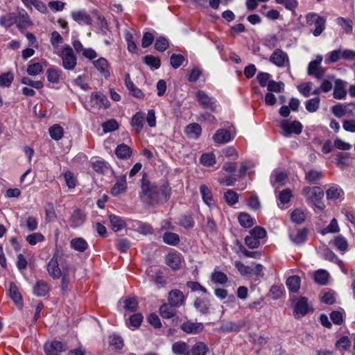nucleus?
Wrapping results in <instances>:
<instances>
[{
	"label": "nucleus",
	"instance_id": "nucleus-1",
	"mask_svg": "<svg viewBox=\"0 0 355 355\" xmlns=\"http://www.w3.org/2000/svg\"><path fill=\"white\" fill-rule=\"evenodd\" d=\"M301 193L306 198V200L313 203V205L319 210L322 211L324 209L325 205L322 202L324 193L320 187H304L302 189Z\"/></svg>",
	"mask_w": 355,
	"mask_h": 355
},
{
	"label": "nucleus",
	"instance_id": "nucleus-2",
	"mask_svg": "<svg viewBox=\"0 0 355 355\" xmlns=\"http://www.w3.org/2000/svg\"><path fill=\"white\" fill-rule=\"evenodd\" d=\"M141 197L146 200L150 205L158 203L159 194L157 186L154 182H150L145 176L141 179Z\"/></svg>",
	"mask_w": 355,
	"mask_h": 355
},
{
	"label": "nucleus",
	"instance_id": "nucleus-3",
	"mask_svg": "<svg viewBox=\"0 0 355 355\" xmlns=\"http://www.w3.org/2000/svg\"><path fill=\"white\" fill-rule=\"evenodd\" d=\"M306 22L308 26H315V28L313 31V34L315 37L320 35L326 27L325 18L314 12H309L306 15Z\"/></svg>",
	"mask_w": 355,
	"mask_h": 355
},
{
	"label": "nucleus",
	"instance_id": "nucleus-4",
	"mask_svg": "<svg viewBox=\"0 0 355 355\" xmlns=\"http://www.w3.org/2000/svg\"><path fill=\"white\" fill-rule=\"evenodd\" d=\"M59 55L62 58V66L65 69L73 70L76 67L77 58L71 46L67 45L64 47Z\"/></svg>",
	"mask_w": 355,
	"mask_h": 355
},
{
	"label": "nucleus",
	"instance_id": "nucleus-5",
	"mask_svg": "<svg viewBox=\"0 0 355 355\" xmlns=\"http://www.w3.org/2000/svg\"><path fill=\"white\" fill-rule=\"evenodd\" d=\"M313 309L309 304L308 299L306 297L300 296L296 300L293 309V315L299 319L305 316L309 312L313 311Z\"/></svg>",
	"mask_w": 355,
	"mask_h": 355
},
{
	"label": "nucleus",
	"instance_id": "nucleus-6",
	"mask_svg": "<svg viewBox=\"0 0 355 355\" xmlns=\"http://www.w3.org/2000/svg\"><path fill=\"white\" fill-rule=\"evenodd\" d=\"M322 61V55H317L316 58L309 63L307 73L314 76L317 80H321L325 73V69L321 66Z\"/></svg>",
	"mask_w": 355,
	"mask_h": 355
},
{
	"label": "nucleus",
	"instance_id": "nucleus-7",
	"mask_svg": "<svg viewBox=\"0 0 355 355\" xmlns=\"http://www.w3.org/2000/svg\"><path fill=\"white\" fill-rule=\"evenodd\" d=\"M196 98L199 104L207 110L215 112L216 109V101L213 98L209 96L207 94L202 91L198 90L196 94Z\"/></svg>",
	"mask_w": 355,
	"mask_h": 355
},
{
	"label": "nucleus",
	"instance_id": "nucleus-8",
	"mask_svg": "<svg viewBox=\"0 0 355 355\" xmlns=\"http://www.w3.org/2000/svg\"><path fill=\"white\" fill-rule=\"evenodd\" d=\"M284 137H289L291 134L300 135L302 130V125L297 121L289 123L287 120H283L280 125Z\"/></svg>",
	"mask_w": 355,
	"mask_h": 355
},
{
	"label": "nucleus",
	"instance_id": "nucleus-9",
	"mask_svg": "<svg viewBox=\"0 0 355 355\" xmlns=\"http://www.w3.org/2000/svg\"><path fill=\"white\" fill-rule=\"evenodd\" d=\"M44 349L46 355H59L60 352L67 351L68 347L65 343L53 340L46 343Z\"/></svg>",
	"mask_w": 355,
	"mask_h": 355
},
{
	"label": "nucleus",
	"instance_id": "nucleus-10",
	"mask_svg": "<svg viewBox=\"0 0 355 355\" xmlns=\"http://www.w3.org/2000/svg\"><path fill=\"white\" fill-rule=\"evenodd\" d=\"M59 252L55 250L53 257L47 265V271L49 275L54 279H59L62 275V271L58 263Z\"/></svg>",
	"mask_w": 355,
	"mask_h": 355
},
{
	"label": "nucleus",
	"instance_id": "nucleus-11",
	"mask_svg": "<svg viewBox=\"0 0 355 355\" xmlns=\"http://www.w3.org/2000/svg\"><path fill=\"white\" fill-rule=\"evenodd\" d=\"M270 62L279 67L285 66L286 62H289L288 56L286 53L280 49H276L271 54Z\"/></svg>",
	"mask_w": 355,
	"mask_h": 355
},
{
	"label": "nucleus",
	"instance_id": "nucleus-12",
	"mask_svg": "<svg viewBox=\"0 0 355 355\" xmlns=\"http://www.w3.org/2000/svg\"><path fill=\"white\" fill-rule=\"evenodd\" d=\"M90 105L92 107L97 109L107 108L110 105V102L104 94L96 92L92 94Z\"/></svg>",
	"mask_w": 355,
	"mask_h": 355
},
{
	"label": "nucleus",
	"instance_id": "nucleus-13",
	"mask_svg": "<svg viewBox=\"0 0 355 355\" xmlns=\"http://www.w3.org/2000/svg\"><path fill=\"white\" fill-rule=\"evenodd\" d=\"M51 286L44 279H39L33 287V293L37 297H45L50 293Z\"/></svg>",
	"mask_w": 355,
	"mask_h": 355
},
{
	"label": "nucleus",
	"instance_id": "nucleus-14",
	"mask_svg": "<svg viewBox=\"0 0 355 355\" xmlns=\"http://www.w3.org/2000/svg\"><path fill=\"white\" fill-rule=\"evenodd\" d=\"M168 300L169 304L178 308L184 304L185 296L180 290L173 289L168 293Z\"/></svg>",
	"mask_w": 355,
	"mask_h": 355
},
{
	"label": "nucleus",
	"instance_id": "nucleus-15",
	"mask_svg": "<svg viewBox=\"0 0 355 355\" xmlns=\"http://www.w3.org/2000/svg\"><path fill=\"white\" fill-rule=\"evenodd\" d=\"M347 83L341 79H336L335 80L333 96L336 99L345 98L347 96Z\"/></svg>",
	"mask_w": 355,
	"mask_h": 355
},
{
	"label": "nucleus",
	"instance_id": "nucleus-16",
	"mask_svg": "<svg viewBox=\"0 0 355 355\" xmlns=\"http://www.w3.org/2000/svg\"><path fill=\"white\" fill-rule=\"evenodd\" d=\"M245 325V321L243 320L238 322L228 321L223 323L220 326V330L223 332H238Z\"/></svg>",
	"mask_w": 355,
	"mask_h": 355
},
{
	"label": "nucleus",
	"instance_id": "nucleus-17",
	"mask_svg": "<svg viewBox=\"0 0 355 355\" xmlns=\"http://www.w3.org/2000/svg\"><path fill=\"white\" fill-rule=\"evenodd\" d=\"M181 329L187 334H199L204 329V326L201 322H193L187 321L181 324Z\"/></svg>",
	"mask_w": 355,
	"mask_h": 355
},
{
	"label": "nucleus",
	"instance_id": "nucleus-18",
	"mask_svg": "<svg viewBox=\"0 0 355 355\" xmlns=\"http://www.w3.org/2000/svg\"><path fill=\"white\" fill-rule=\"evenodd\" d=\"M86 220V214L85 213L80 209H75L71 217V227H78L81 226Z\"/></svg>",
	"mask_w": 355,
	"mask_h": 355
},
{
	"label": "nucleus",
	"instance_id": "nucleus-19",
	"mask_svg": "<svg viewBox=\"0 0 355 355\" xmlns=\"http://www.w3.org/2000/svg\"><path fill=\"white\" fill-rule=\"evenodd\" d=\"M233 139L230 132L226 129H218L213 135V140L217 144H226Z\"/></svg>",
	"mask_w": 355,
	"mask_h": 355
},
{
	"label": "nucleus",
	"instance_id": "nucleus-20",
	"mask_svg": "<svg viewBox=\"0 0 355 355\" xmlns=\"http://www.w3.org/2000/svg\"><path fill=\"white\" fill-rule=\"evenodd\" d=\"M93 64L100 73L105 78H107L110 76L109 64L105 58H100L96 60L93 61Z\"/></svg>",
	"mask_w": 355,
	"mask_h": 355
},
{
	"label": "nucleus",
	"instance_id": "nucleus-21",
	"mask_svg": "<svg viewBox=\"0 0 355 355\" xmlns=\"http://www.w3.org/2000/svg\"><path fill=\"white\" fill-rule=\"evenodd\" d=\"M127 189L126 176L122 175L117 179L116 182L114 184L111 189V193L113 196H118L121 193L125 191Z\"/></svg>",
	"mask_w": 355,
	"mask_h": 355
},
{
	"label": "nucleus",
	"instance_id": "nucleus-22",
	"mask_svg": "<svg viewBox=\"0 0 355 355\" xmlns=\"http://www.w3.org/2000/svg\"><path fill=\"white\" fill-rule=\"evenodd\" d=\"M165 263L173 270L180 269L181 264L180 254L175 252L168 253L166 256Z\"/></svg>",
	"mask_w": 355,
	"mask_h": 355
},
{
	"label": "nucleus",
	"instance_id": "nucleus-23",
	"mask_svg": "<svg viewBox=\"0 0 355 355\" xmlns=\"http://www.w3.org/2000/svg\"><path fill=\"white\" fill-rule=\"evenodd\" d=\"M322 178L323 173L320 171L311 169L305 171L304 179L309 184H317Z\"/></svg>",
	"mask_w": 355,
	"mask_h": 355
},
{
	"label": "nucleus",
	"instance_id": "nucleus-24",
	"mask_svg": "<svg viewBox=\"0 0 355 355\" xmlns=\"http://www.w3.org/2000/svg\"><path fill=\"white\" fill-rule=\"evenodd\" d=\"M71 17L74 21L81 25H89L92 22L89 15L83 10L72 12Z\"/></svg>",
	"mask_w": 355,
	"mask_h": 355
},
{
	"label": "nucleus",
	"instance_id": "nucleus-25",
	"mask_svg": "<svg viewBox=\"0 0 355 355\" xmlns=\"http://www.w3.org/2000/svg\"><path fill=\"white\" fill-rule=\"evenodd\" d=\"M144 125V114L137 112L132 118L131 125L136 133H139L143 129Z\"/></svg>",
	"mask_w": 355,
	"mask_h": 355
},
{
	"label": "nucleus",
	"instance_id": "nucleus-26",
	"mask_svg": "<svg viewBox=\"0 0 355 355\" xmlns=\"http://www.w3.org/2000/svg\"><path fill=\"white\" fill-rule=\"evenodd\" d=\"M172 352L176 355H189V345L183 341H178L173 344Z\"/></svg>",
	"mask_w": 355,
	"mask_h": 355
},
{
	"label": "nucleus",
	"instance_id": "nucleus-27",
	"mask_svg": "<svg viewBox=\"0 0 355 355\" xmlns=\"http://www.w3.org/2000/svg\"><path fill=\"white\" fill-rule=\"evenodd\" d=\"M176 308L171 304H163L159 307V314L163 318L170 319L176 315Z\"/></svg>",
	"mask_w": 355,
	"mask_h": 355
},
{
	"label": "nucleus",
	"instance_id": "nucleus-28",
	"mask_svg": "<svg viewBox=\"0 0 355 355\" xmlns=\"http://www.w3.org/2000/svg\"><path fill=\"white\" fill-rule=\"evenodd\" d=\"M132 150L128 145L121 144L116 146L115 154L119 159H126L130 157Z\"/></svg>",
	"mask_w": 355,
	"mask_h": 355
},
{
	"label": "nucleus",
	"instance_id": "nucleus-29",
	"mask_svg": "<svg viewBox=\"0 0 355 355\" xmlns=\"http://www.w3.org/2000/svg\"><path fill=\"white\" fill-rule=\"evenodd\" d=\"M202 128L197 123L189 124L185 128V133L189 138L198 139L201 135Z\"/></svg>",
	"mask_w": 355,
	"mask_h": 355
},
{
	"label": "nucleus",
	"instance_id": "nucleus-30",
	"mask_svg": "<svg viewBox=\"0 0 355 355\" xmlns=\"http://www.w3.org/2000/svg\"><path fill=\"white\" fill-rule=\"evenodd\" d=\"M10 296L15 304L21 306L23 304L22 297L19 292L18 287L14 282L10 284Z\"/></svg>",
	"mask_w": 355,
	"mask_h": 355
},
{
	"label": "nucleus",
	"instance_id": "nucleus-31",
	"mask_svg": "<svg viewBox=\"0 0 355 355\" xmlns=\"http://www.w3.org/2000/svg\"><path fill=\"white\" fill-rule=\"evenodd\" d=\"M300 277L297 275L290 276L286 280V286L292 293H297L300 288Z\"/></svg>",
	"mask_w": 355,
	"mask_h": 355
},
{
	"label": "nucleus",
	"instance_id": "nucleus-32",
	"mask_svg": "<svg viewBox=\"0 0 355 355\" xmlns=\"http://www.w3.org/2000/svg\"><path fill=\"white\" fill-rule=\"evenodd\" d=\"M200 191L202 195V200L209 207L214 205L211 190L205 185L202 184L200 187Z\"/></svg>",
	"mask_w": 355,
	"mask_h": 355
},
{
	"label": "nucleus",
	"instance_id": "nucleus-33",
	"mask_svg": "<svg viewBox=\"0 0 355 355\" xmlns=\"http://www.w3.org/2000/svg\"><path fill=\"white\" fill-rule=\"evenodd\" d=\"M110 222L112 229L114 232H118L125 227V223L119 216L111 214L109 216Z\"/></svg>",
	"mask_w": 355,
	"mask_h": 355
},
{
	"label": "nucleus",
	"instance_id": "nucleus-34",
	"mask_svg": "<svg viewBox=\"0 0 355 355\" xmlns=\"http://www.w3.org/2000/svg\"><path fill=\"white\" fill-rule=\"evenodd\" d=\"M329 274L323 269H319L314 273V280L320 285H327L329 282Z\"/></svg>",
	"mask_w": 355,
	"mask_h": 355
},
{
	"label": "nucleus",
	"instance_id": "nucleus-35",
	"mask_svg": "<svg viewBox=\"0 0 355 355\" xmlns=\"http://www.w3.org/2000/svg\"><path fill=\"white\" fill-rule=\"evenodd\" d=\"M70 245L71 248L80 252H85L88 248L87 241L80 237L71 239Z\"/></svg>",
	"mask_w": 355,
	"mask_h": 355
},
{
	"label": "nucleus",
	"instance_id": "nucleus-36",
	"mask_svg": "<svg viewBox=\"0 0 355 355\" xmlns=\"http://www.w3.org/2000/svg\"><path fill=\"white\" fill-rule=\"evenodd\" d=\"M307 237V231L306 229L298 230L295 233L290 234L291 240L295 244L303 243Z\"/></svg>",
	"mask_w": 355,
	"mask_h": 355
},
{
	"label": "nucleus",
	"instance_id": "nucleus-37",
	"mask_svg": "<svg viewBox=\"0 0 355 355\" xmlns=\"http://www.w3.org/2000/svg\"><path fill=\"white\" fill-rule=\"evenodd\" d=\"M163 241L169 245L175 246L178 244H179L180 241V236L178 234L171 232H166L164 234L163 236Z\"/></svg>",
	"mask_w": 355,
	"mask_h": 355
},
{
	"label": "nucleus",
	"instance_id": "nucleus-38",
	"mask_svg": "<svg viewBox=\"0 0 355 355\" xmlns=\"http://www.w3.org/2000/svg\"><path fill=\"white\" fill-rule=\"evenodd\" d=\"M337 24L340 26L347 34H351L353 31V21L349 18L339 17L336 19Z\"/></svg>",
	"mask_w": 355,
	"mask_h": 355
},
{
	"label": "nucleus",
	"instance_id": "nucleus-39",
	"mask_svg": "<svg viewBox=\"0 0 355 355\" xmlns=\"http://www.w3.org/2000/svg\"><path fill=\"white\" fill-rule=\"evenodd\" d=\"M17 22V16L14 12H10L0 17V24L5 27H10Z\"/></svg>",
	"mask_w": 355,
	"mask_h": 355
},
{
	"label": "nucleus",
	"instance_id": "nucleus-40",
	"mask_svg": "<svg viewBox=\"0 0 355 355\" xmlns=\"http://www.w3.org/2000/svg\"><path fill=\"white\" fill-rule=\"evenodd\" d=\"M344 191L338 186H332L326 191L327 198L328 200H336L343 196Z\"/></svg>",
	"mask_w": 355,
	"mask_h": 355
},
{
	"label": "nucleus",
	"instance_id": "nucleus-41",
	"mask_svg": "<svg viewBox=\"0 0 355 355\" xmlns=\"http://www.w3.org/2000/svg\"><path fill=\"white\" fill-rule=\"evenodd\" d=\"M208 351L209 347L203 342H197L190 350L192 355H206Z\"/></svg>",
	"mask_w": 355,
	"mask_h": 355
},
{
	"label": "nucleus",
	"instance_id": "nucleus-42",
	"mask_svg": "<svg viewBox=\"0 0 355 355\" xmlns=\"http://www.w3.org/2000/svg\"><path fill=\"white\" fill-rule=\"evenodd\" d=\"M49 132L53 139L58 141L63 137L64 130L60 125L54 124L49 128Z\"/></svg>",
	"mask_w": 355,
	"mask_h": 355
},
{
	"label": "nucleus",
	"instance_id": "nucleus-43",
	"mask_svg": "<svg viewBox=\"0 0 355 355\" xmlns=\"http://www.w3.org/2000/svg\"><path fill=\"white\" fill-rule=\"evenodd\" d=\"M61 71L55 67H51L46 71L47 79L50 83H57L60 78Z\"/></svg>",
	"mask_w": 355,
	"mask_h": 355
},
{
	"label": "nucleus",
	"instance_id": "nucleus-44",
	"mask_svg": "<svg viewBox=\"0 0 355 355\" xmlns=\"http://www.w3.org/2000/svg\"><path fill=\"white\" fill-rule=\"evenodd\" d=\"M211 280L214 283L223 285L227 282L228 278L224 272L214 270L211 275Z\"/></svg>",
	"mask_w": 355,
	"mask_h": 355
},
{
	"label": "nucleus",
	"instance_id": "nucleus-45",
	"mask_svg": "<svg viewBox=\"0 0 355 355\" xmlns=\"http://www.w3.org/2000/svg\"><path fill=\"white\" fill-rule=\"evenodd\" d=\"M293 197L291 189L286 188L279 192L277 198L283 205L288 204Z\"/></svg>",
	"mask_w": 355,
	"mask_h": 355
},
{
	"label": "nucleus",
	"instance_id": "nucleus-46",
	"mask_svg": "<svg viewBox=\"0 0 355 355\" xmlns=\"http://www.w3.org/2000/svg\"><path fill=\"white\" fill-rule=\"evenodd\" d=\"M143 62L150 67L159 69L161 66V61L159 58L153 55H147L143 58Z\"/></svg>",
	"mask_w": 355,
	"mask_h": 355
},
{
	"label": "nucleus",
	"instance_id": "nucleus-47",
	"mask_svg": "<svg viewBox=\"0 0 355 355\" xmlns=\"http://www.w3.org/2000/svg\"><path fill=\"white\" fill-rule=\"evenodd\" d=\"M238 219L240 225L244 227H251L254 225L253 218L248 213H241Z\"/></svg>",
	"mask_w": 355,
	"mask_h": 355
},
{
	"label": "nucleus",
	"instance_id": "nucleus-48",
	"mask_svg": "<svg viewBox=\"0 0 355 355\" xmlns=\"http://www.w3.org/2000/svg\"><path fill=\"white\" fill-rule=\"evenodd\" d=\"M194 223L193 218L191 214L182 216L179 221V225L187 230L192 229L194 227Z\"/></svg>",
	"mask_w": 355,
	"mask_h": 355
},
{
	"label": "nucleus",
	"instance_id": "nucleus-49",
	"mask_svg": "<svg viewBox=\"0 0 355 355\" xmlns=\"http://www.w3.org/2000/svg\"><path fill=\"white\" fill-rule=\"evenodd\" d=\"M193 305L202 314H208L209 313V304L200 297H197L195 300Z\"/></svg>",
	"mask_w": 355,
	"mask_h": 355
},
{
	"label": "nucleus",
	"instance_id": "nucleus-50",
	"mask_svg": "<svg viewBox=\"0 0 355 355\" xmlns=\"http://www.w3.org/2000/svg\"><path fill=\"white\" fill-rule=\"evenodd\" d=\"M291 220L294 223L297 224H302L305 220L306 214L303 210L300 209H295L291 213Z\"/></svg>",
	"mask_w": 355,
	"mask_h": 355
},
{
	"label": "nucleus",
	"instance_id": "nucleus-51",
	"mask_svg": "<svg viewBox=\"0 0 355 355\" xmlns=\"http://www.w3.org/2000/svg\"><path fill=\"white\" fill-rule=\"evenodd\" d=\"M14 80V74L10 72L3 73L0 75V86L8 87L11 85Z\"/></svg>",
	"mask_w": 355,
	"mask_h": 355
},
{
	"label": "nucleus",
	"instance_id": "nucleus-52",
	"mask_svg": "<svg viewBox=\"0 0 355 355\" xmlns=\"http://www.w3.org/2000/svg\"><path fill=\"white\" fill-rule=\"evenodd\" d=\"M284 83L282 81L276 82L271 80L268 83L267 89L270 92L279 93L284 90Z\"/></svg>",
	"mask_w": 355,
	"mask_h": 355
},
{
	"label": "nucleus",
	"instance_id": "nucleus-53",
	"mask_svg": "<svg viewBox=\"0 0 355 355\" xmlns=\"http://www.w3.org/2000/svg\"><path fill=\"white\" fill-rule=\"evenodd\" d=\"M43 71V66L40 62H33L28 64L27 73L30 76H36Z\"/></svg>",
	"mask_w": 355,
	"mask_h": 355
},
{
	"label": "nucleus",
	"instance_id": "nucleus-54",
	"mask_svg": "<svg viewBox=\"0 0 355 355\" xmlns=\"http://www.w3.org/2000/svg\"><path fill=\"white\" fill-rule=\"evenodd\" d=\"M169 46V42L166 38L160 36L157 38L155 43V49L160 52L165 51Z\"/></svg>",
	"mask_w": 355,
	"mask_h": 355
},
{
	"label": "nucleus",
	"instance_id": "nucleus-55",
	"mask_svg": "<svg viewBox=\"0 0 355 355\" xmlns=\"http://www.w3.org/2000/svg\"><path fill=\"white\" fill-rule=\"evenodd\" d=\"M320 99L319 97L309 99L305 103L306 109L309 112H316L320 107Z\"/></svg>",
	"mask_w": 355,
	"mask_h": 355
},
{
	"label": "nucleus",
	"instance_id": "nucleus-56",
	"mask_svg": "<svg viewBox=\"0 0 355 355\" xmlns=\"http://www.w3.org/2000/svg\"><path fill=\"white\" fill-rule=\"evenodd\" d=\"M184 60L182 54L173 53L170 58V64L173 69H178L182 64Z\"/></svg>",
	"mask_w": 355,
	"mask_h": 355
},
{
	"label": "nucleus",
	"instance_id": "nucleus-57",
	"mask_svg": "<svg viewBox=\"0 0 355 355\" xmlns=\"http://www.w3.org/2000/svg\"><path fill=\"white\" fill-rule=\"evenodd\" d=\"M288 178V175L286 173L279 171L276 173L275 175L274 179L271 178L270 182L271 184L275 187V184H278L279 185L285 184L286 180Z\"/></svg>",
	"mask_w": 355,
	"mask_h": 355
},
{
	"label": "nucleus",
	"instance_id": "nucleus-58",
	"mask_svg": "<svg viewBox=\"0 0 355 355\" xmlns=\"http://www.w3.org/2000/svg\"><path fill=\"white\" fill-rule=\"evenodd\" d=\"M224 197L226 202L230 206L234 205L239 200L238 193L230 189L225 193Z\"/></svg>",
	"mask_w": 355,
	"mask_h": 355
},
{
	"label": "nucleus",
	"instance_id": "nucleus-59",
	"mask_svg": "<svg viewBox=\"0 0 355 355\" xmlns=\"http://www.w3.org/2000/svg\"><path fill=\"white\" fill-rule=\"evenodd\" d=\"M200 163L206 166H214L216 163L214 154L203 153L200 157Z\"/></svg>",
	"mask_w": 355,
	"mask_h": 355
},
{
	"label": "nucleus",
	"instance_id": "nucleus-60",
	"mask_svg": "<svg viewBox=\"0 0 355 355\" xmlns=\"http://www.w3.org/2000/svg\"><path fill=\"white\" fill-rule=\"evenodd\" d=\"M340 231L338 221L336 218H333L329 225L321 231V234L324 235L327 233H337Z\"/></svg>",
	"mask_w": 355,
	"mask_h": 355
},
{
	"label": "nucleus",
	"instance_id": "nucleus-61",
	"mask_svg": "<svg viewBox=\"0 0 355 355\" xmlns=\"http://www.w3.org/2000/svg\"><path fill=\"white\" fill-rule=\"evenodd\" d=\"M331 112L334 116L340 118L347 114V106L345 105L338 103L337 105L332 106Z\"/></svg>",
	"mask_w": 355,
	"mask_h": 355
},
{
	"label": "nucleus",
	"instance_id": "nucleus-62",
	"mask_svg": "<svg viewBox=\"0 0 355 355\" xmlns=\"http://www.w3.org/2000/svg\"><path fill=\"white\" fill-rule=\"evenodd\" d=\"M44 235L40 232L33 233L26 236V241L31 245H35L37 243L44 241Z\"/></svg>",
	"mask_w": 355,
	"mask_h": 355
},
{
	"label": "nucleus",
	"instance_id": "nucleus-63",
	"mask_svg": "<svg viewBox=\"0 0 355 355\" xmlns=\"http://www.w3.org/2000/svg\"><path fill=\"white\" fill-rule=\"evenodd\" d=\"M124 308L127 311H135L138 308V302L136 297H128L124 301Z\"/></svg>",
	"mask_w": 355,
	"mask_h": 355
},
{
	"label": "nucleus",
	"instance_id": "nucleus-64",
	"mask_svg": "<svg viewBox=\"0 0 355 355\" xmlns=\"http://www.w3.org/2000/svg\"><path fill=\"white\" fill-rule=\"evenodd\" d=\"M64 178L69 189H73L77 184V180L71 171H66L64 173Z\"/></svg>",
	"mask_w": 355,
	"mask_h": 355
}]
</instances>
